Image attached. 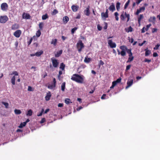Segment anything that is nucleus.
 Masks as SVG:
<instances>
[{
    "label": "nucleus",
    "instance_id": "obj_1",
    "mask_svg": "<svg viewBox=\"0 0 160 160\" xmlns=\"http://www.w3.org/2000/svg\"><path fill=\"white\" fill-rule=\"evenodd\" d=\"M71 79L76 82L82 83L83 82V78L80 75L77 74H73L72 76Z\"/></svg>",
    "mask_w": 160,
    "mask_h": 160
},
{
    "label": "nucleus",
    "instance_id": "obj_2",
    "mask_svg": "<svg viewBox=\"0 0 160 160\" xmlns=\"http://www.w3.org/2000/svg\"><path fill=\"white\" fill-rule=\"evenodd\" d=\"M120 48L122 50V51L120 52V51L118 49H117L118 54V55L120 54L123 57L125 56L126 55V51L128 49L127 47L125 46L122 45L120 47Z\"/></svg>",
    "mask_w": 160,
    "mask_h": 160
},
{
    "label": "nucleus",
    "instance_id": "obj_3",
    "mask_svg": "<svg viewBox=\"0 0 160 160\" xmlns=\"http://www.w3.org/2000/svg\"><path fill=\"white\" fill-rule=\"evenodd\" d=\"M77 47L79 52H80L84 47L83 44L81 40H79L77 44Z\"/></svg>",
    "mask_w": 160,
    "mask_h": 160
},
{
    "label": "nucleus",
    "instance_id": "obj_4",
    "mask_svg": "<svg viewBox=\"0 0 160 160\" xmlns=\"http://www.w3.org/2000/svg\"><path fill=\"white\" fill-rule=\"evenodd\" d=\"M124 15L123 13H122L120 16V18L122 20H124L125 18H127V22H128L130 19V15L129 14H127L126 12L124 13Z\"/></svg>",
    "mask_w": 160,
    "mask_h": 160
},
{
    "label": "nucleus",
    "instance_id": "obj_5",
    "mask_svg": "<svg viewBox=\"0 0 160 160\" xmlns=\"http://www.w3.org/2000/svg\"><path fill=\"white\" fill-rule=\"evenodd\" d=\"M51 60L53 67L55 68L58 67L59 64V62H58L57 60L53 58H52Z\"/></svg>",
    "mask_w": 160,
    "mask_h": 160
},
{
    "label": "nucleus",
    "instance_id": "obj_6",
    "mask_svg": "<svg viewBox=\"0 0 160 160\" xmlns=\"http://www.w3.org/2000/svg\"><path fill=\"white\" fill-rule=\"evenodd\" d=\"M8 20V18L7 16L0 17V22L1 23H5Z\"/></svg>",
    "mask_w": 160,
    "mask_h": 160
},
{
    "label": "nucleus",
    "instance_id": "obj_7",
    "mask_svg": "<svg viewBox=\"0 0 160 160\" xmlns=\"http://www.w3.org/2000/svg\"><path fill=\"white\" fill-rule=\"evenodd\" d=\"M133 83V79L129 78L128 80L127 84V86L125 88L126 89H127L128 88L131 87Z\"/></svg>",
    "mask_w": 160,
    "mask_h": 160
},
{
    "label": "nucleus",
    "instance_id": "obj_8",
    "mask_svg": "<svg viewBox=\"0 0 160 160\" xmlns=\"http://www.w3.org/2000/svg\"><path fill=\"white\" fill-rule=\"evenodd\" d=\"M22 33V32L21 30H18L16 31L13 33V35L16 37L19 38Z\"/></svg>",
    "mask_w": 160,
    "mask_h": 160
},
{
    "label": "nucleus",
    "instance_id": "obj_9",
    "mask_svg": "<svg viewBox=\"0 0 160 160\" xmlns=\"http://www.w3.org/2000/svg\"><path fill=\"white\" fill-rule=\"evenodd\" d=\"M108 43L110 47L112 48H115L116 47V45L115 42H113L112 40H108Z\"/></svg>",
    "mask_w": 160,
    "mask_h": 160
},
{
    "label": "nucleus",
    "instance_id": "obj_10",
    "mask_svg": "<svg viewBox=\"0 0 160 160\" xmlns=\"http://www.w3.org/2000/svg\"><path fill=\"white\" fill-rule=\"evenodd\" d=\"M1 7L2 10L5 11L7 9L8 5L6 3H3L2 4Z\"/></svg>",
    "mask_w": 160,
    "mask_h": 160
},
{
    "label": "nucleus",
    "instance_id": "obj_11",
    "mask_svg": "<svg viewBox=\"0 0 160 160\" xmlns=\"http://www.w3.org/2000/svg\"><path fill=\"white\" fill-rule=\"evenodd\" d=\"M43 51L41 50L39 52H36L34 54H31L30 56H36L37 57H39L43 53Z\"/></svg>",
    "mask_w": 160,
    "mask_h": 160
},
{
    "label": "nucleus",
    "instance_id": "obj_12",
    "mask_svg": "<svg viewBox=\"0 0 160 160\" xmlns=\"http://www.w3.org/2000/svg\"><path fill=\"white\" fill-rule=\"evenodd\" d=\"M22 18L23 19H29L30 18V16L29 14L23 12L22 15Z\"/></svg>",
    "mask_w": 160,
    "mask_h": 160
},
{
    "label": "nucleus",
    "instance_id": "obj_13",
    "mask_svg": "<svg viewBox=\"0 0 160 160\" xmlns=\"http://www.w3.org/2000/svg\"><path fill=\"white\" fill-rule=\"evenodd\" d=\"M51 96V93L50 91H49L46 94L45 96V98L46 101H48L50 99V98Z\"/></svg>",
    "mask_w": 160,
    "mask_h": 160
},
{
    "label": "nucleus",
    "instance_id": "obj_14",
    "mask_svg": "<svg viewBox=\"0 0 160 160\" xmlns=\"http://www.w3.org/2000/svg\"><path fill=\"white\" fill-rule=\"evenodd\" d=\"M19 28V25L18 24L15 23L12 25V26L11 29L13 30H15L18 29Z\"/></svg>",
    "mask_w": 160,
    "mask_h": 160
},
{
    "label": "nucleus",
    "instance_id": "obj_15",
    "mask_svg": "<svg viewBox=\"0 0 160 160\" xmlns=\"http://www.w3.org/2000/svg\"><path fill=\"white\" fill-rule=\"evenodd\" d=\"M89 8V6H88L84 11V14L87 16H89L90 14Z\"/></svg>",
    "mask_w": 160,
    "mask_h": 160
},
{
    "label": "nucleus",
    "instance_id": "obj_16",
    "mask_svg": "<svg viewBox=\"0 0 160 160\" xmlns=\"http://www.w3.org/2000/svg\"><path fill=\"white\" fill-rule=\"evenodd\" d=\"M69 20V18L68 16H65L63 18V21L64 24L67 23Z\"/></svg>",
    "mask_w": 160,
    "mask_h": 160
},
{
    "label": "nucleus",
    "instance_id": "obj_17",
    "mask_svg": "<svg viewBox=\"0 0 160 160\" xmlns=\"http://www.w3.org/2000/svg\"><path fill=\"white\" fill-rule=\"evenodd\" d=\"M145 56H147L149 55L151 53V51L150 50H148V48H147L145 49Z\"/></svg>",
    "mask_w": 160,
    "mask_h": 160
},
{
    "label": "nucleus",
    "instance_id": "obj_18",
    "mask_svg": "<svg viewBox=\"0 0 160 160\" xmlns=\"http://www.w3.org/2000/svg\"><path fill=\"white\" fill-rule=\"evenodd\" d=\"M78 6L72 5V9L73 11L74 12H76L78 9Z\"/></svg>",
    "mask_w": 160,
    "mask_h": 160
},
{
    "label": "nucleus",
    "instance_id": "obj_19",
    "mask_svg": "<svg viewBox=\"0 0 160 160\" xmlns=\"http://www.w3.org/2000/svg\"><path fill=\"white\" fill-rule=\"evenodd\" d=\"M125 30L127 32H129L132 31L133 28L131 27V26H130L128 28H126L125 29Z\"/></svg>",
    "mask_w": 160,
    "mask_h": 160
},
{
    "label": "nucleus",
    "instance_id": "obj_20",
    "mask_svg": "<svg viewBox=\"0 0 160 160\" xmlns=\"http://www.w3.org/2000/svg\"><path fill=\"white\" fill-rule=\"evenodd\" d=\"M62 50H60L58 52H57L56 54H55V56L56 57H59L62 54Z\"/></svg>",
    "mask_w": 160,
    "mask_h": 160
},
{
    "label": "nucleus",
    "instance_id": "obj_21",
    "mask_svg": "<svg viewBox=\"0 0 160 160\" xmlns=\"http://www.w3.org/2000/svg\"><path fill=\"white\" fill-rule=\"evenodd\" d=\"M66 83L65 82H63L61 85V90L62 91H65V88Z\"/></svg>",
    "mask_w": 160,
    "mask_h": 160
},
{
    "label": "nucleus",
    "instance_id": "obj_22",
    "mask_svg": "<svg viewBox=\"0 0 160 160\" xmlns=\"http://www.w3.org/2000/svg\"><path fill=\"white\" fill-rule=\"evenodd\" d=\"M109 9L110 10L113 11L115 10V7L114 5L113 4L111 5L110 6Z\"/></svg>",
    "mask_w": 160,
    "mask_h": 160
},
{
    "label": "nucleus",
    "instance_id": "obj_23",
    "mask_svg": "<svg viewBox=\"0 0 160 160\" xmlns=\"http://www.w3.org/2000/svg\"><path fill=\"white\" fill-rule=\"evenodd\" d=\"M155 17H151L149 19V21L152 22H154L155 20Z\"/></svg>",
    "mask_w": 160,
    "mask_h": 160
},
{
    "label": "nucleus",
    "instance_id": "obj_24",
    "mask_svg": "<svg viewBox=\"0 0 160 160\" xmlns=\"http://www.w3.org/2000/svg\"><path fill=\"white\" fill-rule=\"evenodd\" d=\"M57 42V39H52L51 42V44H53L54 46H56Z\"/></svg>",
    "mask_w": 160,
    "mask_h": 160
},
{
    "label": "nucleus",
    "instance_id": "obj_25",
    "mask_svg": "<svg viewBox=\"0 0 160 160\" xmlns=\"http://www.w3.org/2000/svg\"><path fill=\"white\" fill-rule=\"evenodd\" d=\"M65 102L67 104H68L70 103H72V102L71 101L70 99L67 98L65 100Z\"/></svg>",
    "mask_w": 160,
    "mask_h": 160
},
{
    "label": "nucleus",
    "instance_id": "obj_26",
    "mask_svg": "<svg viewBox=\"0 0 160 160\" xmlns=\"http://www.w3.org/2000/svg\"><path fill=\"white\" fill-rule=\"evenodd\" d=\"M14 111L15 114L17 115L20 114L22 113L21 111L18 109H15Z\"/></svg>",
    "mask_w": 160,
    "mask_h": 160
},
{
    "label": "nucleus",
    "instance_id": "obj_27",
    "mask_svg": "<svg viewBox=\"0 0 160 160\" xmlns=\"http://www.w3.org/2000/svg\"><path fill=\"white\" fill-rule=\"evenodd\" d=\"M101 15L102 17H104L105 18H108V14L104 12H102Z\"/></svg>",
    "mask_w": 160,
    "mask_h": 160
},
{
    "label": "nucleus",
    "instance_id": "obj_28",
    "mask_svg": "<svg viewBox=\"0 0 160 160\" xmlns=\"http://www.w3.org/2000/svg\"><path fill=\"white\" fill-rule=\"evenodd\" d=\"M65 67V65L63 63H62L60 64L59 68L61 69L62 70H64Z\"/></svg>",
    "mask_w": 160,
    "mask_h": 160
},
{
    "label": "nucleus",
    "instance_id": "obj_29",
    "mask_svg": "<svg viewBox=\"0 0 160 160\" xmlns=\"http://www.w3.org/2000/svg\"><path fill=\"white\" fill-rule=\"evenodd\" d=\"M91 60V59L90 58H88L87 57H85L84 60V62L87 63H89Z\"/></svg>",
    "mask_w": 160,
    "mask_h": 160
},
{
    "label": "nucleus",
    "instance_id": "obj_30",
    "mask_svg": "<svg viewBox=\"0 0 160 160\" xmlns=\"http://www.w3.org/2000/svg\"><path fill=\"white\" fill-rule=\"evenodd\" d=\"M15 77L13 76L11 79V82L13 85L15 84Z\"/></svg>",
    "mask_w": 160,
    "mask_h": 160
},
{
    "label": "nucleus",
    "instance_id": "obj_31",
    "mask_svg": "<svg viewBox=\"0 0 160 160\" xmlns=\"http://www.w3.org/2000/svg\"><path fill=\"white\" fill-rule=\"evenodd\" d=\"M26 124L25 122H21L19 126H18V127L20 128H22L23 127L25 126Z\"/></svg>",
    "mask_w": 160,
    "mask_h": 160
},
{
    "label": "nucleus",
    "instance_id": "obj_32",
    "mask_svg": "<svg viewBox=\"0 0 160 160\" xmlns=\"http://www.w3.org/2000/svg\"><path fill=\"white\" fill-rule=\"evenodd\" d=\"M32 113V112L31 109H30L28 111L26 115L27 116H31Z\"/></svg>",
    "mask_w": 160,
    "mask_h": 160
},
{
    "label": "nucleus",
    "instance_id": "obj_33",
    "mask_svg": "<svg viewBox=\"0 0 160 160\" xmlns=\"http://www.w3.org/2000/svg\"><path fill=\"white\" fill-rule=\"evenodd\" d=\"M148 5V4H146V3H145L144 4V5L142 7H141V12H142V11H144L145 9V7L147 6Z\"/></svg>",
    "mask_w": 160,
    "mask_h": 160
},
{
    "label": "nucleus",
    "instance_id": "obj_34",
    "mask_svg": "<svg viewBox=\"0 0 160 160\" xmlns=\"http://www.w3.org/2000/svg\"><path fill=\"white\" fill-rule=\"evenodd\" d=\"M126 51H127V53H128L129 57L132 56V54L131 52V49H127V50Z\"/></svg>",
    "mask_w": 160,
    "mask_h": 160
},
{
    "label": "nucleus",
    "instance_id": "obj_35",
    "mask_svg": "<svg viewBox=\"0 0 160 160\" xmlns=\"http://www.w3.org/2000/svg\"><path fill=\"white\" fill-rule=\"evenodd\" d=\"M56 87L55 85L52 84H49L48 86V88L50 89H52Z\"/></svg>",
    "mask_w": 160,
    "mask_h": 160
},
{
    "label": "nucleus",
    "instance_id": "obj_36",
    "mask_svg": "<svg viewBox=\"0 0 160 160\" xmlns=\"http://www.w3.org/2000/svg\"><path fill=\"white\" fill-rule=\"evenodd\" d=\"M41 34V31L40 30H38L36 32V36L38 37L40 36Z\"/></svg>",
    "mask_w": 160,
    "mask_h": 160
},
{
    "label": "nucleus",
    "instance_id": "obj_37",
    "mask_svg": "<svg viewBox=\"0 0 160 160\" xmlns=\"http://www.w3.org/2000/svg\"><path fill=\"white\" fill-rule=\"evenodd\" d=\"M48 18V16L47 14L45 15H43L42 16V20H46Z\"/></svg>",
    "mask_w": 160,
    "mask_h": 160
},
{
    "label": "nucleus",
    "instance_id": "obj_38",
    "mask_svg": "<svg viewBox=\"0 0 160 160\" xmlns=\"http://www.w3.org/2000/svg\"><path fill=\"white\" fill-rule=\"evenodd\" d=\"M133 57L132 55V56L129 57L128 61L127 62H131L133 60Z\"/></svg>",
    "mask_w": 160,
    "mask_h": 160
},
{
    "label": "nucleus",
    "instance_id": "obj_39",
    "mask_svg": "<svg viewBox=\"0 0 160 160\" xmlns=\"http://www.w3.org/2000/svg\"><path fill=\"white\" fill-rule=\"evenodd\" d=\"M2 103L5 106L6 108H8L9 104L8 102H2Z\"/></svg>",
    "mask_w": 160,
    "mask_h": 160
},
{
    "label": "nucleus",
    "instance_id": "obj_40",
    "mask_svg": "<svg viewBox=\"0 0 160 160\" xmlns=\"http://www.w3.org/2000/svg\"><path fill=\"white\" fill-rule=\"evenodd\" d=\"M43 26V22H40L39 24V27L40 30H42V28Z\"/></svg>",
    "mask_w": 160,
    "mask_h": 160
},
{
    "label": "nucleus",
    "instance_id": "obj_41",
    "mask_svg": "<svg viewBox=\"0 0 160 160\" xmlns=\"http://www.w3.org/2000/svg\"><path fill=\"white\" fill-rule=\"evenodd\" d=\"M78 29V28L75 27L73 28H72L71 30V33L72 34H73L76 30Z\"/></svg>",
    "mask_w": 160,
    "mask_h": 160
},
{
    "label": "nucleus",
    "instance_id": "obj_42",
    "mask_svg": "<svg viewBox=\"0 0 160 160\" xmlns=\"http://www.w3.org/2000/svg\"><path fill=\"white\" fill-rule=\"evenodd\" d=\"M114 15L115 16V18L117 21H118V14L117 12H115L114 13Z\"/></svg>",
    "mask_w": 160,
    "mask_h": 160
},
{
    "label": "nucleus",
    "instance_id": "obj_43",
    "mask_svg": "<svg viewBox=\"0 0 160 160\" xmlns=\"http://www.w3.org/2000/svg\"><path fill=\"white\" fill-rule=\"evenodd\" d=\"M120 3L119 2H117L116 4V7L118 10L120 9Z\"/></svg>",
    "mask_w": 160,
    "mask_h": 160
},
{
    "label": "nucleus",
    "instance_id": "obj_44",
    "mask_svg": "<svg viewBox=\"0 0 160 160\" xmlns=\"http://www.w3.org/2000/svg\"><path fill=\"white\" fill-rule=\"evenodd\" d=\"M160 46V44L158 43L155 46V47L153 49L154 50L158 49Z\"/></svg>",
    "mask_w": 160,
    "mask_h": 160
},
{
    "label": "nucleus",
    "instance_id": "obj_45",
    "mask_svg": "<svg viewBox=\"0 0 160 160\" xmlns=\"http://www.w3.org/2000/svg\"><path fill=\"white\" fill-rule=\"evenodd\" d=\"M130 1H128L126 2V3H125L124 8L125 9H126L127 8L128 6L129 3H130Z\"/></svg>",
    "mask_w": 160,
    "mask_h": 160
},
{
    "label": "nucleus",
    "instance_id": "obj_46",
    "mask_svg": "<svg viewBox=\"0 0 160 160\" xmlns=\"http://www.w3.org/2000/svg\"><path fill=\"white\" fill-rule=\"evenodd\" d=\"M44 111V109L43 108H42V110H41V112H40V113L39 114H38L37 115V116H42V114Z\"/></svg>",
    "mask_w": 160,
    "mask_h": 160
},
{
    "label": "nucleus",
    "instance_id": "obj_47",
    "mask_svg": "<svg viewBox=\"0 0 160 160\" xmlns=\"http://www.w3.org/2000/svg\"><path fill=\"white\" fill-rule=\"evenodd\" d=\"M151 24H150L148 25H147L146 26V27H145V30L146 31H147L148 30L149 28L151 26Z\"/></svg>",
    "mask_w": 160,
    "mask_h": 160
},
{
    "label": "nucleus",
    "instance_id": "obj_48",
    "mask_svg": "<svg viewBox=\"0 0 160 160\" xmlns=\"http://www.w3.org/2000/svg\"><path fill=\"white\" fill-rule=\"evenodd\" d=\"M28 91H33V89L30 86H28Z\"/></svg>",
    "mask_w": 160,
    "mask_h": 160
},
{
    "label": "nucleus",
    "instance_id": "obj_49",
    "mask_svg": "<svg viewBox=\"0 0 160 160\" xmlns=\"http://www.w3.org/2000/svg\"><path fill=\"white\" fill-rule=\"evenodd\" d=\"M121 80H122V79L120 77L116 81H115L116 82V83H120L121 82Z\"/></svg>",
    "mask_w": 160,
    "mask_h": 160
},
{
    "label": "nucleus",
    "instance_id": "obj_50",
    "mask_svg": "<svg viewBox=\"0 0 160 160\" xmlns=\"http://www.w3.org/2000/svg\"><path fill=\"white\" fill-rule=\"evenodd\" d=\"M14 74L15 76H18V73L17 72L15 71L12 72V73L11 74V75Z\"/></svg>",
    "mask_w": 160,
    "mask_h": 160
},
{
    "label": "nucleus",
    "instance_id": "obj_51",
    "mask_svg": "<svg viewBox=\"0 0 160 160\" xmlns=\"http://www.w3.org/2000/svg\"><path fill=\"white\" fill-rule=\"evenodd\" d=\"M151 61V59H148L147 58H145L144 60V62H148V63H149Z\"/></svg>",
    "mask_w": 160,
    "mask_h": 160
},
{
    "label": "nucleus",
    "instance_id": "obj_52",
    "mask_svg": "<svg viewBox=\"0 0 160 160\" xmlns=\"http://www.w3.org/2000/svg\"><path fill=\"white\" fill-rule=\"evenodd\" d=\"M58 12L56 9H54L53 11L52 14L54 15L56 14L57 13H58Z\"/></svg>",
    "mask_w": 160,
    "mask_h": 160
},
{
    "label": "nucleus",
    "instance_id": "obj_53",
    "mask_svg": "<svg viewBox=\"0 0 160 160\" xmlns=\"http://www.w3.org/2000/svg\"><path fill=\"white\" fill-rule=\"evenodd\" d=\"M104 64V63L103 62L102 60H100L99 62V67H100V65H102Z\"/></svg>",
    "mask_w": 160,
    "mask_h": 160
},
{
    "label": "nucleus",
    "instance_id": "obj_54",
    "mask_svg": "<svg viewBox=\"0 0 160 160\" xmlns=\"http://www.w3.org/2000/svg\"><path fill=\"white\" fill-rule=\"evenodd\" d=\"M131 66V65H129L127 66L126 70L128 71L130 69Z\"/></svg>",
    "mask_w": 160,
    "mask_h": 160
},
{
    "label": "nucleus",
    "instance_id": "obj_55",
    "mask_svg": "<svg viewBox=\"0 0 160 160\" xmlns=\"http://www.w3.org/2000/svg\"><path fill=\"white\" fill-rule=\"evenodd\" d=\"M140 12V8L138 9L137 11L135 13V15H138L139 13Z\"/></svg>",
    "mask_w": 160,
    "mask_h": 160
},
{
    "label": "nucleus",
    "instance_id": "obj_56",
    "mask_svg": "<svg viewBox=\"0 0 160 160\" xmlns=\"http://www.w3.org/2000/svg\"><path fill=\"white\" fill-rule=\"evenodd\" d=\"M140 12V8L138 9L137 11L135 13V15H138L139 13Z\"/></svg>",
    "mask_w": 160,
    "mask_h": 160
},
{
    "label": "nucleus",
    "instance_id": "obj_57",
    "mask_svg": "<svg viewBox=\"0 0 160 160\" xmlns=\"http://www.w3.org/2000/svg\"><path fill=\"white\" fill-rule=\"evenodd\" d=\"M97 28L98 30L99 31L101 30L102 29V27L99 25H97Z\"/></svg>",
    "mask_w": 160,
    "mask_h": 160
},
{
    "label": "nucleus",
    "instance_id": "obj_58",
    "mask_svg": "<svg viewBox=\"0 0 160 160\" xmlns=\"http://www.w3.org/2000/svg\"><path fill=\"white\" fill-rule=\"evenodd\" d=\"M45 119L44 118H42L41 121H40V123H43L45 122Z\"/></svg>",
    "mask_w": 160,
    "mask_h": 160
},
{
    "label": "nucleus",
    "instance_id": "obj_59",
    "mask_svg": "<svg viewBox=\"0 0 160 160\" xmlns=\"http://www.w3.org/2000/svg\"><path fill=\"white\" fill-rule=\"evenodd\" d=\"M106 96V94H104L102 95L101 97V99H105V96Z\"/></svg>",
    "mask_w": 160,
    "mask_h": 160
},
{
    "label": "nucleus",
    "instance_id": "obj_60",
    "mask_svg": "<svg viewBox=\"0 0 160 160\" xmlns=\"http://www.w3.org/2000/svg\"><path fill=\"white\" fill-rule=\"evenodd\" d=\"M105 26L104 27V29H106L108 28V24L107 22H105Z\"/></svg>",
    "mask_w": 160,
    "mask_h": 160
},
{
    "label": "nucleus",
    "instance_id": "obj_61",
    "mask_svg": "<svg viewBox=\"0 0 160 160\" xmlns=\"http://www.w3.org/2000/svg\"><path fill=\"white\" fill-rule=\"evenodd\" d=\"M63 104L62 103H59L58 104V106L59 107H62L63 106Z\"/></svg>",
    "mask_w": 160,
    "mask_h": 160
},
{
    "label": "nucleus",
    "instance_id": "obj_62",
    "mask_svg": "<svg viewBox=\"0 0 160 160\" xmlns=\"http://www.w3.org/2000/svg\"><path fill=\"white\" fill-rule=\"evenodd\" d=\"M53 84L54 85H55V86H56V79L55 78H53Z\"/></svg>",
    "mask_w": 160,
    "mask_h": 160
},
{
    "label": "nucleus",
    "instance_id": "obj_63",
    "mask_svg": "<svg viewBox=\"0 0 160 160\" xmlns=\"http://www.w3.org/2000/svg\"><path fill=\"white\" fill-rule=\"evenodd\" d=\"M32 40V38H31L30 39L29 41L28 42V45H29L31 43Z\"/></svg>",
    "mask_w": 160,
    "mask_h": 160
},
{
    "label": "nucleus",
    "instance_id": "obj_64",
    "mask_svg": "<svg viewBox=\"0 0 160 160\" xmlns=\"http://www.w3.org/2000/svg\"><path fill=\"white\" fill-rule=\"evenodd\" d=\"M157 29L156 28H153L152 29V33H154L155 32H157Z\"/></svg>",
    "mask_w": 160,
    "mask_h": 160
}]
</instances>
